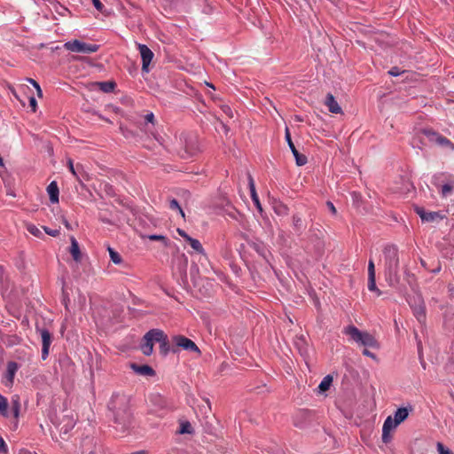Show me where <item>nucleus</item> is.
I'll return each instance as SVG.
<instances>
[{
	"label": "nucleus",
	"mask_w": 454,
	"mask_h": 454,
	"mask_svg": "<svg viewBox=\"0 0 454 454\" xmlns=\"http://www.w3.org/2000/svg\"><path fill=\"white\" fill-rule=\"evenodd\" d=\"M418 351H419V358H420V360H422V345H421L420 340L418 341Z\"/></svg>",
	"instance_id": "nucleus-57"
},
{
	"label": "nucleus",
	"mask_w": 454,
	"mask_h": 454,
	"mask_svg": "<svg viewBox=\"0 0 454 454\" xmlns=\"http://www.w3.org/2000/svg\"><path fill=\"white\" fill-rule=\"evenodd\" d=\"M404 274L407 275V276H410V272L408 270V269L405 267L404 269Z\"/></svg>",
	"instance_id": "nucleus-62"
},
{
	"label": "nucleus",
	"mask_w": 454,
	"mask_h": 454,
	"mask_svg": "<svg viewBox=\"0 0 454 454\" xmlns=\"http://www.w3.org/2000/svg\"><path fill=\"white\" fill-rule=\"evenodd\" d=\"M437 450L439 454H453L449 449L445 448L442 443L437 442Z\"/></svg>",
	"instance_id": "nucleus-43"
},
{
	"label": "nucleus",
	"mask_w": 454,
	"mask_h": 454,
	"mask_svg": "<svg viewBox=\"0 0 454 454\" xmlns=\"http://www.w3.org/2000/svg\"><path fill=\"white\" fill-rule=\"evenodd\" d=\"M139 53L141 55L142 59V71L148 73L149 72V65L153 58V52L151 51V49L143 43L137 44Z\"/></svg>",
	"instance_id": "nucleus-9"
},
{
	"label": "nucleus",
	"mask_w": 454,
	"mask_h": 454,
	"mask_svg": "<svg viewBox=\"0 0 454 454\" xmlns=\"http://www.w3.org/2000/svg\"><path fill=\"white\" fill-rule=\"evenodd\" d=\"M169 207L173 210H177L182 217H184V212L180 207L178 201L176 199H172L169 201Z\"/></svg>",
	"instance_id": "nucleus-36"
},
{
	"label": "nucleus",
	"mask_w": 454,
	"mask_h": 454,
	"mask_svg": "<svg viewBox=\"0 0 454 454\" xmlns=\"http://www.w3.org/2000/svg\"><path fill=\"white\" fill-rule=\"evenodd\" d=\"M27 230L28 231L29 233H31L35 237L39 238L43 235V232L41 231V230L34 224H28L27 227Z\"/></svg>",
	"instance_id": "nucleus-40"
},
{
	"label": "nucleus",
	"mask_w": 454,
	"mask_h": 454,
	"mask_svg": "<svg viewBox=\"0 0 454 454\" xmlns=\"http://www.w3.org/2000/svg\"><path fill=\"white\" fill-rule=\"evenodd\" d=\"M285 138H286V143L295 159L296 165L297 166L305 165L308 161L307 157L304 154L300 153L298 152V150L296 149L294 144L292 141L291 134H290L288 128L286 129Z\"/></svg>",
	"instance_id": "nucleus-8"
},
{
	"label": "nucleus",
	"mask_w": 454,
	"mask_h": 454,
	"mask_svg": "<svg viewBox=\"0 0 454 454\" xmlns=\"http://www.w3.org/2000/svg\"><path fill=\"white\" fill-rule=\"evenodd\" d=\"M247 179H248V187H249V191H250L251 199H252L254 206L256 207V208L260 212H262V207L259 197H258V195L256 193L255 184H254V178H253V176L250 174H248Z\"/></svg>",
	"instance_id": "nucleus-14"
},
{
	"label": "nucleus",
	"mask_w": 454,
	"mask_h": 454,
	"mask_svg": "<svg viewBox=\"0 0 454 454\" xmlns=\"http://www.w3.org/2000/svg\"><path fill=\"white\" fill-rule=\"evenodd\" d=\"M64 48L72 52L90 54L96 52L98 50L99 45L94 43H87L75 39L65 43Z\"/></svg>",
	"instance_id": "nucleus-4"
},
{
	"label": "nucleus",
	"mask_w": 454,
	"mask_h": 454,
	"mask_svg": "<svg viewBox=\"0 0 454 454\" xmlns=\"http://www.w3.org/2000/svg\"><path fill=\"white\" fill-rule=\"evenodd\" d=\"M425 134L427 136H428V137L432 136V139L434 138L436 143L441 145H450V141L448 138L439 135L438 133L431 132L429 130H426Z\"/></svg>",
	"instance_id": "nucleus-25"
},
{
	"label": "nucleus",
	"mask_w": 454,
	"mask_h": 454,
	"mask_svg": "<svg viewBox=\"0 0 454 454\" xmlns=\"http://www.w3.org/2000/svg\"><path fill=\"white\" fill-rule=\"evenodd\" d=\"M43 230H44V231L48 235H50L51 237H57L59 234V230H52V229H50V228L45 227V226L43 227Z\"/></svg>",
	"instance_id": "nucleus-45"
},
{
	"label": "nucleus",
	"mask_w": 454,
	"mask_h": 454,
	"mask_svg": "<svg viewBox=\"0 0 454 454\" xmlns=\"http://www.w3.org/2000/svg\"><path fill=\"white\" fill-rule=\"evenodd\" d=\"M23 454H36V453H32V452H28V451H27V452H25V453H23Z\"/></svg>",
	"instance_id": "nucleus-64"
},
{
	"label": "nucleus",
	"mask_w": 454,
	"mask_h": 454,
	"mask_svg": "<svg viewBox=\"0 0 454 454\" xmlns=\"http://www.w3.org/2000/svg\"><path fill=\"white\" fill-rule=\"evenodd\" d=\"M368 289L375 292L377 296L381 295V291L376 286V277H368Z\"/></svg>",
	"instance_id": "nucleus-32"
},
{
	"label": "nucleus",
	"mask_w": 454,
	"mask_h": 454,
	"mask_svg": "<svg viewBox=\"0 0 454 454\" xmlns=\"http://www.w3.org/2000/svg\"><path fill=\"white\" fill-rule=\"evenodd\" d=\"M333 382V377L331 375H326L321 380L318 388L320 392H325L329 389L331 384Z\"/></svg>",
	"instance_id": "nucleus-28"
},
{
	"label": "nucleus",
	"mask_w": 454,
	"mask_h": 454,
	"mask_svg": "<svg viewBox=\"0 0 454 454\" xmlns=\"http://www.w3.org/2000/svg\"><path fill=\"white\" fill-rule=\"evenodd\" d=\"M454 189V184L453 183H447V184H444L443 185H442V188H441V194L442 197H447L449 196L451 192L453 191Z\"/></svg>",
	"instance_id": "nucleus-34"
},
{
	"label": "nucleus",
	"mask_w": 454,
	"mask_h": 454,
	"mask_svg": "<svg viewBox=\"0 0 454 454\" xmlns=\"http://www.w3.org/2000/svg\"><path fill=\"white\" fill-rule=\"evenodd\" d=\"M62 295H63V303L65 305V308H66V309H68L69 297H68V294L65 292L64 287L62 288Z\"/></svg>",
	"instance_id": "nucleus-50"
},
{
	"label": "nucleus",
	"mask_w": 454,
	"mask_h": 454,
	"mask_svg": "<svg viewBox=\"0 0 454 454\" xmlns=\"http://www.w3.org/2000/svg\"><path fill=\"white\" fill-rule=\"evenodd\" d=\"M402 72L400 71V69L396 67H392L389 71H388V74L392 76H398L400 75Z\"/></svg>",
	"instance_id": "nucleus-52"
},
{
	"label": "nucleus",
	"mask_w": 454,
	"mask_h": 454,
	"mask_svg": "<svg viewBox=\"0 0 454 454\" xmlns=\"http://www.w3.org/2000/svg\"><path fill=\"white\" fill-rule=\"evenodd\" d=\"M385 280L391 287L400 283L399 251L395 245H387L383 249Z\"/></svg>",
	"instance_id": "nucleus-2"
},
{
	"label": "nucleus",
	"mask_w": 454,
	"mask_h": 454,
	"mask_svg": "<svg viewBox=\"0 0 454 454\" xmlns=\"http://www.w3.org/2000/svg\"><path fill=\"white\" fill-rule=\"evenodd\" d=\"M224 107L226 108V110H224L225 113H229V112L231 113V112L230 107H228V106H224Z\"/></svg>",
	"instance_id": "nucleus-63"
},
{
	"label": "nucleus",
	"mask_w": 454,
	"mask_h": 454,
	"mask_svg": "<svg viewBox=\"0 0 454 454\" xmlns=\"http://www.w3.org/2000/svg\"><path fill=\"white\" fill-rule=\"evenodd\" d=\"M59 364L61 366H66L67 370L73 371L74 370V363L71 361V359L68 356H65L59 360Z\"/></svg>",
	"instance_id": "nucleus-38"
},
{
	"label": "nucleus",
	"mask_w": 454,
	"mask_h": 454,
	"mask_svg": "<svg viewBox=\"0 0 454 454\" xmlns=\"http://www.w3.org/2000/svg\"><path fill=\"white\" fill-rule=\"evenodd\" d=\"M130 368L134 372L144 376H153L155 374L154 370L147 364L139 365L137 364H131Z\"/></svg>",
	"instance_id": "nucleus-15"
},
{
	"label": "nucleus",
	"mask_w": 454,
	"mask_h": 454,
	"mask_svg": "<svg viewBox=\"0 0 454 454\" xmlns=\"http://www.w3.org/2000/svg\"><path fill=\"white\" fill-rule=\"evenodd\" d=\"M408 303L414 317L419 324L424 325L426 323V306L422 296L420 294H417L408 300Z\"/></svg>",
	"instance_id": "nucleus-5"
},
{
	"label": "nucleus",
	"mask_w": 454,
	"mask_h": 454,
	"mask_svg": "<svg viewBox=\"0 0 454 454\" xmlns=\"http://www.w3.org/2000/svg\"><path fill=\"white\" fill-rule=\"evenodd\" d=\"M42 338L43 346L51 347V334L46 328H36Z\"/></svg>",
	"instance_id": "nucleus-22"
},
{
	"label": "nucleus",
	"mask_w": 454,
	"mask_h": 454,
	"mask_svg": "<svg viewBox=\"0 0 454 454\" xmlns=\"http://www.w3.org/2000/svg\"><path fill=\"white\" fill-rule=\"evenodd\" d=\"M363 355L371 357L373 360H377V356L374 353L371 352L367 348H365L363 350Z\"/></svg>",
	"instance_id": "nucleus-49"
},
{
	"label": "nucleus",
	"mask_w": 454,
	"mask_h": 454,
	"mask_svg": "<svg viewBox=\"0 0 454 454\" xmlns=\"http://www.w3.org/2000/svg\"><path fill=\"white\" fill-rule=\"evenodd\" d=\"M187 242L190 244V246L192 247V248L194 251H196L197 253L203 254V255L206 254L205 250H204L201 243L200 242V240L193 239V238H189Z\"/></svg>",
	"instance_id": "nucleus-26"
},
{
	"label": "nucleus",
	"mask_w": 454,
	"mask_h": 454,
	"mask_svg": "<svg viewBox=\"0 0 454 454\" xmlns=\"http://www.w3.org/2000/svg\"><path fill=\"white\" fill-rule=\"evenodd\" d=\"M412 411L411 406H410L409 409L406 407L398 408L394 413V417H393L394 424L399 425L402 422H403L408 418L409 411Z\"/></svg>",
	"instance_id": "nucleus-16"
},
{
	"label": "nucleus",
	"mask_w": 454,
	"mask_h": 454,
	"mask_svg": "<svg viewBox=\"0 0 454 454\" xmlns=\"http://www.w3.org/2000/svg\"><path fill=\"white\" fill-rule=\"evenodd\" d=\"M398 425H395L394 424V419L391 416H388L384 423H383V427H382V431H385V432H391L392 430H394Z\"/></svg>",
	"instance_id": "nucleus-31"
},
{
	"label": "nucleus",
	"mask_w": 454,
	"mask_h": 454,
	"mask_svg": "<svg viewBox=\"0 0 454 454\" xmlns=\"http://www.w3.org/2000/svg\"><path fill=\"white\" fill-rule=\"evenodd\" d=\"M148 238L150 240H162L165 245L168 241V239L163 235L152 234Z\"/></svg>",
	"instance_id": "nucleus-44"
},
{
	"label": "nucleus",
	"mask_w": 454,
	"mask_h": 454,
	"mask_svg": "<svg viewBox=\"0 0 454 454\" xmlns=\"http://www.w3.org/2000/svg\"><path fill=\"white\" fill-rule=\"evenodd\" d=\"M343 333L349 336L350 339L358 346L364 348H379L380 344L375 337L368 332L361 331L356 326L350 325L344 328Z\"/></svg>",
	"instance_id": "nucleus-3"
},
{
	"label": "nucleus",
	"mask_w": 454,
	"mask_h": 454,
	"mask_svg": "<svg viewBox=\"0 0 454 454\" xmlns=\"http://www.w3.org/2000/svg\"><path fill=\"white\" fill-rule=\"evenodd\" d=\"M27 81L30 84H32V85H33L34 89H35V90H36L37 96H38V97H42V96H43V91H42V90H41V87H40L39 83H38L35 80H34V79H32V78H27Z\"/></svg>",
	"instance_id": "nucleus-41"
},
{
	"label": "nucleus",
	"mask_w": 454,
	"mask_h": 454,
	"mask_svg": "<svg viewBox=\"0 0 454 454\" xmlns=\"http://www.w3.org/2000/svg\"><path fill=\"white\" fill-rule=\"evenodd\" d=\"M29 105H30V106H31V108H32V111H33V112H35L37 103H36V99H35L34 97H31V98H29Z\"/></svg>",
	"instance_id": "nucleus-54"
},
{
	"label": "nucleus",
	"mask_w": 454,
	"mask_h": 454,
	"mask_svg": "<svg viewBox=\"0 0 454 454\" xmlns=\"http://www.w3.org/2000/svg\"><path fill=\"white\" fill-rule=\"evenodd\" d=\"M107 250H108L111 261L114 264H121L122 262V258H121V254L117 251H115L114 248H112L111 247H108Z\"/></svg>",
	"instance_id": "nucleus-29"
},
{
	"label": "nucleus",
	"mask_w": 454,
	"mask_h": 454,
	"mask_svg": "<svg viewBox=\"0 0 454 454\" xmlns=\"http://www.w3.org/2000/svg\"><path fill=\"white\" fill-rule=\"evenodd\" d=\"M47 192L51 203L55 204L59 202V190L56 181H51L50 183L47 187Z\"/></svg>",
	"instance_id": "nucleus-18"
},
{
	"label": "nucleus",
	"mask_w": 454,
	"mask_h": 454,
	"mask_svg": "<svg viewBox=\"0 0 454 454\" xmlns=\"http://www.w3.org/2000/svg\"><path fill=\"white\" fill-rule=\"evenodd\" d=\"M107 407L115 430L121 433L129 430L133 419L129 396L122 393H114Z\"/></svg>",
	"instance_id": "nucleus-1"
},
{
	"label": "nucleus",
	"mask_w": 454,
	"mask_h": 454,
	"mask_svg": "<svg viewBox=\"0 0 454 454\" xmlns=\"http://www.w3.org/2000/svg\"><path fill=\"white\" fill-rule=\"evenodd\" d=\"M0 415L3 417L8 418L10 417V412L8 411V401L7 398L0 394Z\"/></svg>",
	"instance_id": "nucleus-27"
},
{
	"label": "nucleus",
	"mask_w": 454,
	"mask_h": 454,
	"mask_svg": "<svg viewBox=\"0 0 454 454\" xmlns=\"http://www.w3.org/2000/svg\"><path fill=\"white\" fill-rule=\"evenodd\" d=\"M326 207H328L329 211L333 215H337L336 207H334L333 203L330 200L326 202Z\"/></svg>",
	"instance_id": "nucleus-48"
},
{
	"label": "nucleus",
	"mask_w": 454,
	"mask_h": 454,
	"mask_svg": "<svg viewBox=\"0 0 454 454\" xmlns=\"http://www.w3.org/2000/svg\"><path fill=\"white\" fill-rule=\"evenodd\" d=\"M293 225L295 231H301L305 228L301 217L299 215H293Z\"/></svg>",
	"instance_id": "nucleus-33"
},
{
	"label": "nucleus",
	"mask_w": 454,
	"mask_h": 454,
	"mask_svg": "<svg viewBox=\"0 0 454 454\" xmlns=\"http://www.w3.org/2000/svg\"><path fill=\"white\" fill-rule=\"evenodd\" d=\"M19 370V364L16 362L11 361L7 364L6 372L4 374V385L6 387H11L13 384L14 377Z\"/></svg>",
	"instance_id": "nucleus-10"
},
{
	"label": "nucleus",
	"mask_w": 454,
	"mask_h": 454,
	"mask_svg": "<svg viewBox=\"0 0 454 454\" xmlns=\"http://www.w3.org/2000/svg\"><path fill=\"white\" fill-rule=\"evenodd\" d=\"M67 165H68V168H69L70 172L73 174V176L74 177H76L77 179H79V175H78L77 171H78L79 168H81V166L76 165V167H74L72 159L67 160Z\"/></svg>",
	"instance_id": "nucleus-39"
},
{
	"label": "nucleus",
	"mask_w": 454,
	"mask_h": 454,
	"mask_svg": "<svg viewBox=\"0 0 454 454\" xmlns=\"http://www.w3.org/2000/svg\"><path fill=\"white\" fill-rule=\"evenodd\" d=\"M167 334L160 329L154 328L149 330L144 336V340L146 341H156L160 343L161 340H164L167 338Z\"/></svg>",
	"instance_id": "nucleus-11"
},
{
	"label": "nucleus",
	"mask_w": 454,
	"mask_h": 454,
	"mask_svg": "<svg viewBox=\"0 0 454 454\" xmlns=\"http://www.w3.org/2000/svg\"><path fill=\"white\" fill-rule=\"evenodd\" d=\"M145 121L146 123H154V114L153 113L150 112L145 115Z\"/></svg>",
	"instance_id": "nucleus-47"
},
{
	"label": "nucleus",
	"mask_w": 454,
	"mask_h": 454,
	"mask_svg": "<svg viewBox=\"0 0 454 454\" xmlns=\"http://www.w3.org/2000/svg\"><path fill=\"white\" fill-rule=\"evenodd\" d=\"M64 224L68 230L72 229L70 223L67 220L64 221Z\"/></svg>",
	"instance_id": "nucleus-59"
},
{
	"label": "nucleus",
	"mask_w": 454,
	"mask_h": 454,
	"mask_svg": "<svg viewBox=\"0 0 454 454\" xmlns=\"http://www.w3.org/2000/svg\"><path fill=\"white\" fill-rule=\"evenodd\" d=\"M74 425L75 420L72 417L65 415L62 421L57 426V427L60 434H67L74 428Z\"/></svg>",
	"instance_id": "nucleus-13"
},
{
	"label": "nucleus",
	"mask_w": 454,
	"mask_h": 454,
	"mask_svg": "<svg viewBox=\"0 0 454 454\" xmlns=\"http://www.w3.org/2000/svg\"><path fill=\"white\" fill-rule=\"evenodd\" d=\"M282 209H283V211H285V212H286V206H284V205H281V206H280L279 210H278V209H276V212H277L278 214H280V213H282Z\"/></svg>",
	"instance_id": "nucleus-58"
},
{
	"label": "nucleus",
	"mask_w": 454,
	"mask_h": 454,
	"mask_svg": "<svg viewBox=\"0 0 454 454\" xmlns=\"http://www.w3.org/2000/svg\"><path fill=\"white\" fill-rule=\"evenodd\" d=\"M177 233L183 237L186 241H188V239L191 238L184 230L177 229Z\"/></svg>",
	"instance_id": "nucleus-55"
},
{
	"label": "nucleus",
	"mask_w": 454,
	"mask_h": 454,
	"mask_svg": "<svg viewBox=\"0 0 454 454\" xmlns=\"http://www.w3.org/2000/svg\"><path fill=\"white\" fill-rule=\"evenodd\" d=\"M249 246L262 258H267L268 250L261 242H252Z\"/></svg>",
	"instance_id": "nucleus-24"
},
{
	"label": "nucleus",
	"mask_w": 454,
	"mask_h": 454,
	"mask_svg": "<svg viewBox=\"0 0 454 454\" xmlns=\"http://www.w3.org/2000/svg\"><path fill=\"white\" fill-rule=\"evenodd\" d=\"M141 346L142 352L145 356L152 355L153 351V343L152 341H146Z\"/></svg>",
	"instance_id": "nucleus-35"
},
{
	"label": "nucleus",
	"mask_w": 454,
	"mask_h": 454,
	"mask_svg": "<svg viewBox=\"0 0 454 454\" xmlns=\"http://www.w3.org/2000/svg\"><path fill=\"white\" fill-rule=\"evenodd\" d=\"M50 347L43 346L42 347V359L45 360L49 356Z\"/></svg>",
	"instance_id": "nucleus-51"
},
{
	"label": "nucleus",
	"mask_w": 454,
	"mask_h": 454,
	"mask_svg": "<svg viewBox=\"0 0 454 454\" xmlns=\"http://www.w3.org/2000/svg\"><path fill=\"white\" fill-rule=\"evenodd\" d=\"M5 450V442L4 439L0 436V452H3Z\"/></svg>",
	"instance_id": "nucleus-56"
},
{
	"label": "nucleus",
	"mask_w": 454,
	"mask_h": 454,
	"mask_svg": "<svg viewBox=\"0 0 454 454\" xmlns=\"http://www.w3.org/2000/svg\"><path fill=\"white\" fill-rule=\"evenodd\" d=\"M9 287V278L5 268L0 264V289L7 291Z\"/></svg>",
	"instance_id": "nucleus-23"
},
{
	"label": "nucleus",
	"mask_w": 454,
	"mask_h": 454,
	"mask_svg": "<svg viewBox=\"0 0 454 454\" xmlns=\"http://www.w3.org/2000/svg\"><path fill=\"white\" fill-rule=\"evenodd\" d=\"M70 241H71L70 253L73 256V259L75 262H79L81 260V251H80L79 244L74 236H72L70 238Z\"/></svg>",
	"instance_id": "nucleus-20"
},
{
	"label": "nucleus",
	"mask_w": 454,
	"mask_h": 454,
	"mask_svg": "<svg viewBox=\"0 0 454 454\" xmlns=\"http://www.w3.org/2000/svg\"><path fill=\"white\" fill-rule=\"evenodd\" d=\"M115 82H98V86L100 88V90L103 91V92H106V93H110L112 91H114V88H115Z\"/></svg>",
	"instance_id": "nucleus-30"
},
{
	"label": "nucleus",
	"mask_w": 454,
	"mask_h": 454,
	"mask_svg": "<svg viewBox=\"0 0 454 454\" xmlns=\"http://www.w3.org/2000/svg\"><path fill=\"white\" fill-rule=\"evenodd\" d=\"M94 7L100 12H104V5L100 0H91Z\"/></svg>",
	"instance_id": "nucleus-46"
},
{
	"label": "nucleus",
	"mask_w": 454,
	"mask_h": 454,
	"mask_svg": "<svg viewBox=\"0 0 454 454\" xmlns=\"http://www.w3.org/2000/svg\"><path fill=\"white\" fill-rule=\"evenodd\" d=\"M178 434H192L194 429L192 424L187 420H182L179 424V428L176 432Z\"/></svg>",
	"instance_id": "nucleus-21"
},
{
	"label": "nucleus",
	"mask_w": 454,
	"mask_h": 454,
	"mask_svg": "<svg viewBox=\"0 0 454 454\" xmlns=\"http://www.w3.org/2000/svg\"><path fill=\"white\" fill-rule=\"evenodd\" d=\"M172 341L176 348H181L182 349L186 351L200 354V350L199 347L196 345V343L184 335L173 336Z\"/></svg>",
	"instance_id": "nucleus-7"
},
{
	"label": "nucleus",
	"mask_w": 454,
	"mask_h": 454,
	"mask_svg": "<svg viewBox=\"0 0 454 454\" xmlns=\"http://www.w3.org/2000/svg\"><path fill=\"white\" fill-rule=\"evenodd\" d=\"M150 403L153 406V412L158 417H163L170 410L168 401L160 394H152L149 397Z\"/></svg>",
	"instance_id": "nucleus-6"
},
{
	"label": "nucleus",
	"mask_w": 454,
	"mask_h": 454,
	"mask_svg": "<svg viewBox=\"0 0 454 454\" xmlns=\"http://www.w3.org/2000/svg\"><path fill=\"white\" fill-rule=\"evenodd\" d=\"M325 106L328 107L329 112L332 114H340L342 113L341 107L339 103L336 101L335 98L328 93L325 98Z\"/></svg>",
	"instance_id": "nucleus-17"
},
{
	"label": "nucleus",
	"mask_w": 454,
	"mask_h": 454,
	"mask_svg": "<svg viewBox=\"0 0 454 454\" xmlns=\"http://www.w3.org/2000/svg\"><path fill=\"white\" fill-rule=\"evenodd\" d=\"M20 396L18 395H14L10 403V414L12 413L14 419H18L20 416Z\"/></svg>",
	"instance_id": "nucleus-19"
},
{
	"label": "nucleus",
	"mask_w": 454,
	"mask_h": 454,
	"mask_svg": "<svg viewBox=\"0 0 454 454\" xmlns=\"http://www.w3.org/2000/svg\"><path fill=\"white\" fill-rule=\"evenodd\" d=\"M368 277H375V265L372 260L368 262Z\"/></svg>",
	"instance_id": "nucleus-42"
},
{
	"label": "nucleus",
	"mask_w": 454,
	"mask_h": 454,
	"mask_svg": "<svg viewBox=\"0 0 454 454\" xmlns=\"http://www.w3.org/2000/svg\"><path fill=\"white\" fill-rule=\"evenodd\" d=\"M390 433L389 432H385V431H382V441L383 442L385 443H387L389 441H390Z\"/></svg>",
	"instance_id": "nucleus-53"
},
{
	"label": "nucleus",
	"mask_w": 454,
	"mask_h": 454,
	"mask_svg": "<svg viewBox=\"0 0 454 454\" xmlns=\"http://www.w3.org/2000/svg\"><path fill=\"white\" fill-rule=\"evenodd\" d=\"M415 211L423 222L431 223L442 218L439 212H427L424 208L419 207H417Z\"/></svg>",
	"instance_id": "nucleus-12"
},
{
	"label": "nucleus",
	"mask_w": 454,
	"mask_h": 454,
	"mask_svg": "<svg viewBox=\"0 0 454 454\" xmlns=\"http://www.w3.org/2000/svg\"><path fill=\"white\" fill-rule=\"evenodd\" d=\"M160 353L163 354L164 356L168 355V353L169 352L170 348H169L168 337L165 338L164 340H161L160 342Z\"/></svg>",
	"instance_id": "nucleus-37"
},
{
	"label": "nucleus",
	"mask_w": 454,
	"mask_h": 454,
	"mask_svg": "<svg viewBox=\"0 0 454 454\" xmlns=\"http://www.w3.org/2000/svg\"><path fill=\"white\" fill-rule=\"evenodd\" d=\"M441 270V267L436 268L433 270L434 273H438Z\"/></svg>",
	"instance_id": "nucleus-61"
},
{
	"label": "nucleus",
	"mask_w": 454,
	"mask_h": 454,
	"mask_svg": "<svg viewBox=\"0 0 454 454\" xmlns=\"http://www.w3.org/2000/svg\"><path fill=\"white\" fill-rule=\"evenodd\" d=\"M131 454H147V452L145 450H139V451L133 452Z\"/></svg>",
	"instance_id": "nucleus-60"
}]
</instances>
